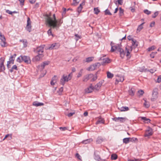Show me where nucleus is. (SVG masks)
I'll return each mask as SVG.
<instances>
[{"label": "nucleus", "mask_w": 161, "mask_h": 161, "mask_svg": "<svg viewBox=\"0 0 161 161\" xmlns=\"http://www.w3.org/2000/svg\"><path fill=\"white\" fill-rule=\"evenodd\" d=\"M45 22L47 25H48L49 27H52L54 28L58 26L57 25L56 18L54 14L53 15V18L51 17V13L47 14L45 15Z\"/></svg>", "instance_id": "1"}, {"label": "nucleus", "mask_w": 161, "mask_h": 161, "mask_svg": "<svg viewBox=\"0 0 161 161\" xmlns=\"http://www.w3.org/2000/svg\"><path fill=\"white\" fill-rule=\"evenodd\" d=\"M72 76V73H70L68 75L65 74L63 75L60 80L61 84L63 86L64 85L66 82H68L71 79Z\"/></svg>", "instance_id": "2"}, {"label": "nucleus", "mask_w": 161, "mask_h": 161, "mask_svg": "<svg viewBox=\"0 0 161 161\" xmlns=\"http://www.w3.org/2000/svg\"><path fill=\"white\" fill-rule=\"evenodd\" d=\"M114 45V44L112 42H111L110 43V46H111V52H114L116 51L117 52H119L120 50V49H121V46L119 44H117L116 45Z\"/></svg>", "instance_id": "3"}, {"label": "nucleus", "mask_w": 161, "mask_h": 161, "mask_svg": "<svg viewBox=\"0 0 161 161\" xmlns=\"http://www.w3.org/2000/svg\"><path fill=\"white\" fill-rule=\"evenodd\" d=\"M44 45L40 46L37 47L36 49L34 48L33 51L34 52L37 53L38 54L43 56V53L44 52Z\"/></svg>", "instance_id": "4"}, {"label": "nucleus", "mask_w": 161, "mask_h": 161, "mask_svg": "<svg viewBox=\"0 0 161 161\" xmlns=\"http://www.w3.org/2000/svg\"><path fill=\"white\" fill-rule=\"evenodd\" d=\"M0 39L1 41V42L0 43L1 46L3 47H6L7 43L6 41V39L4 36L2 34L1 32H0Z\"/></svg>", "instance_id": "5"}, {"label": "nucleus", "mask_w": 161, "mask_h": 161, "mask_svg": "<svg viewBox=\"0 0 161 161\" xmlns=\"http://www.w3.org/2000/svg\"><path fill=\"white\" fill-rule=\"evenodd\" d=\"M99 61L102 60V62L101 63L103 65H104L107 64L109 63L110 62V59L108 58H104V56L100 57L98 59Z\"/></svg>", "instance_id": "6"}, {"label": "nucleus", "mask_w": 161, "mask_h": 161, "mask_svg": "<svg viewBox=\"0 0 161 161\" xmlns=\"http://www.w3.org/2000/svg\"><path fill=\"white\" fill-rule=\"evenodd\" d=\"M5 59L4 58H0V72L3 71L5 70V67L4 65Z\"/></svg>", "instance_id": "7"}, {"label": "nucleus", "mask_w": 161, "mask_h": 161, "mask_svg": "<svg viewBox=\"0 0 161 161\" xmlns=\"http://www.w3.org/2000/svg\"><path fill=\"white\" fill-rule=\"evenodd\" d=\"M113 120L118 122L119 121L121 123L124 122L127 119L126 117H114L112 119Z\"/></svg>", "instance_id": "8"}, {"label": "nucleus", "mask_w": 161, "mask_h": 161, "mask_svg": "<svg viewBox=\"0 0 161 161\" xmlns=\"http://www.w3.org/2000/svg\"><path fill=\"white\" fill-rule=\"evenodd\" d=\"M50 63L49 61H46L44 62L42 64L38 66V68L39 69L41 70H43L45 66L48 65Z\"/></svg>", "instance_id": "9"}, {"label": "nucleus", "mask_w": 161, "mask_h": 161, "mask_svg": "<svg viewBox=\"0 0 161 161\" xmlns=\"http://www.w3.org/2000/svg\"><path fill=\"white\" fill-rule=\"evenodd\" d=\"M158 94V89L157 88L154 89L153 90L152 94L153 98L151 99L152 101H154V99H155L157 98Z\"/></svg>", "instance_id": "10"}, {"label": "nucleus", "mask_w": 161, "mask_h": 161, "mask_svg": "<svg viewBox=\"0 0 161 161\" xmlns=\"http://www.w3.org/2000/svg\"><path fill=\"white\" fill-rule=\"evenodd\" d=\"M60 46L59 44L58 43H53L51 44L48 48L49 50H52L53 49H57Z\"/></svg>", "instance_id": "11"}, {"label": "nucleus", "mask_w": 161, "mask_h": 161, "mask_svg": "<svg viewBox=\"0 0 161 161\" xmlns=\"http://www.w3.org/2000/svg\"><path fill=\"white\" fill-rule=\"evenodd\" d=\"M93 76V74H90L84 76L83 78V81L84 82L87 81L89 79H91Z\"/></svg>", "instance_id": "12"}, {"label": "nucleus", "mask_w": 161, "mask_h": 161, "mask_svg": "<svg viewBox=\"0 0 161 161\" xmlns=\"http://www.w3.org/2000/svg\"><path fill=\"white\" fill-rule=\"evenodd\" d=\"M43 56H41V55L38 54L33 58L32 61L35 62L38 61L41 59H42Z\"/></svg>", "instance_id": "13"}, {"label": "nucleus", "mask_w": 161, "mask_h": 161, "mask_svg": "<svg viewBox=\"0 0 161 161\" xmlns=\"http://www.w3.org/2000/svg\"><path fill=\"white\" fill-rule=\"evenodd\" d=\"M85 4V1H84L82 3L80 4L79 6L77 8V11L79 14H80L83 8V6Z\"/></svg>", "instance_id": "14"}, {"label": "nucleus", "mask_w": 161, "mask_h": 161, "mask_svg": "<svg viewBox=\"0 0 161 161\" xmlns=\"http://www.w3.org/2000/svg\"><path fill=\"white\" fill-rule=\"evenodd\" d=\"M125 49L126 51V56L128 57L130 55V52L132 50V47L128 46L125 47Z\"/></svg>", "instance_id": "15"}, {"label": "nucleus", "mask_w": 161, "mask_h": 161, "mask_svg": "<svg viewBox=\"0 0 161 161\" xmlns=\"http://www.w3.org/2000/svg\"><path fill=\"white\" fill-rule=\"evenodd\" d=\"M94 158L95 160L98 161H105V159H101L100 156L95 152L94 153Z\"/></svg>", "instance_id": "16"}, {"label": "nucleus", "mask_w": 161, "mask_h": 161, "mask_svg": "<svg viewBox=\"0 0 161 161\" xmlns=\"http://www.w3.org/2000/svg\"><path fill=\"white\" fill-rule=\"evenodd\" d=\"M26 30L29 32H30V19L29 17L27 21V25L25 28Z\"/></svg>", "instance_id": "17"}, {"label": "nucleus", "mask_w": 161, "mask_h": 161, "mask_svg": "<svg viewBox=\"0 0 161 161\" xmlns=\"http://www.w3.org/2000/svg\"><path fill=\"white\" fill-rule=\"evenodd\" d=\"M124 80L123 77L118 76L116 79L115 84H117L119 82H123Z\"/></svg>", "instance_id": "18"}, {"label": "nucleus", "mask_w": 161, "mask_h": 161, "mask_svg": "<svg viewBox=\"0 0 161 161\" xmlns=\"http://www.w3.org/2000/svg\"><path fill=\"white\" fill-rule=\"evenodd\" d=\"M16 56V54L15 53L13 55H11L9 58V61L8 62H9L10 63L12 64H14V61Z\"/></svg>", "instance_id": "19"}, {"label": "nucleus", "mask_w": 161, "mask_h": 161, "mask_svg": "<svg viewBox=\"0 0 161 161\" xmlns=\"http://www.w3.org/2000/svg\"><path fill=\"white\" fill-rule=\"evenodd\" d=\"M56 24H57H57L58 26L54 28H55L56 30H58L59 27L60 26L61 24L62 23L63 21L61 19H59L58 21L56 19Z\"/></svg>", "instance_id": "20"}, {"label": "nucleus", "mask_w": 161, "mask_h": 161, "mask_svg": "<svg viewBox=\"0 0 161 161\" xmlns=\"http://www.w3.org/2000/svg\"><path fill=\"white\" fill-rule=\"evenodd\" d=\"M93 86H92V84H91L90 87L85 89V92L86 93H89L92 92L93 91Z\"/></svg>", "instance_id": "21"}, {"label": "nucleus", "mask_w": 161, "mask_h": 161, "mask_svg": "<svg viewBox=\"0 0 161 161\" xmlns=\"http://www.w3.org/2000/svg\"><path fill=\"white\" fill-rule=\"evenodd\" d=\"M33 105L36 107H38L44 105V103H40L37 101H35L33 103Z\"/></svg>", "instance_id": "22"}, {"label": "nucleus", "mask_w": 161, "mask_h": 161, "mask_svg": "<svg viewBox=\"0 0 161 161\" xmlns=\"http://www.w3.org/2000/svg\"><path fill=\"white\" fill-rule=\"evenodd\" d=\"M132 46L131 47H132V48H133L134 49L136 48L138 46L137 42L136 40H133L131 42Z\"/></svg>", "instance_id": "23"}, {"label": "nucleus", "mask_w": 161, "mask_h": 161, "mask_svg": "<svg viewBox=\"0 0 161 161\" xmlns=\"http://www.w3.org/2000/svg\"><path fill=\"white\" fill-rule=\"evenodd\" d=\"M96 65L94 64L91 65L87 69V70L89 71H93L96 68Z\"/></svg>", "instance_id": "24"}, {"label": "nucleus", "mask_w": 161, "mask_h": 161, "mask_svg": "<svg viewBox=\"0 0 161 161\" xmlns=\"http://www.w3.org/2000/svg\"><path fill=\"white\" fill-rule=\"evenodd\" d=\"M119 52V53L120 57L122 58H124L125 55V52L124 50L121 48V49H120Z\"/></svg>", "instance_id": "25"}, {"label": "nucleus", "mask_w": 161, "mask_h": 161, "mask_svg": "<svg viewBox=\"0 0 161 161\" xmlns=\"http://www.w3.org/2000/svg\"><path fill=\"white\" fill-rule=\"evenodd\" d=\"M21 58L22 60V61H24L25 63H27L28 61V59L29 58L28 57L26 56H21Z\"/></svg>", "instance_id": "26"}, {"label": "nucleus", "mask_w": 161, "mask_h": 161, "mask_svg": "<svg viewBox=\"0 0 161 161\" xmlns=\"http://www.w3.org/2000/svg\"><path fill=\"white\" fill-rule=\"evenodd\" d=\"M135 92V89L134 88H131L129 91V94L131 96H133L134 95V93Z\"/></svg>", "instance_id": "27"}, {"label": "nucleus", "mask_w": 161, "mask_h": 161, "mask_svg": "<svg viewBox=\"0 0 161 161\" xmlns=\"http://www.w3.org/2000/svg\"><path fill=\"white\" fill-rule=\"evenodd\" d=\"M119 110L121 112L127 111L129 110V108L126 106L122 107H121L120 108H119Z\"/></svg>", "instance_id": "28"}, {"label": "nucleus", "mask_w": 161, "mask_h": 161, "mask_svg": "<svg viewBox=\"0 0 161 161\" xmlns=\"http://www.w3.org/2000/svg\"><path fill=\"white\" fill-rule=\"evenodd\" d=\"M92 141V139H88L82 141V143L84 144H87L90 143Z\"/></svg>", "instance_id": "29"}, {"label": "nucleus", "mask_w": 161, "mask_h": 161, "mask_svg": "<svg viewBox=\"0 0 161 161\" xmlns=\"http://www.w3.org/2000/svg\"><path fill=\"white\" fill-rule=\"evenodd\" d=\"M103 141V139L101 137H98L97 139L96 142L97 143L100 144Z\"/></svg>", "instance_id": "30"}, {"label": "nucleus", "mask_w": 161, "mask_h": 161, "mask_svg": "<svg viewBox=\"0 0 161 161\" xmlns=\"http://www.w3.org/2000/svg\"><path fill=\"white\" fill-rule=\"evenodd\" d=\"M14 69L16 70H17L18 69L16 65H13L11 68L9 69V71L10 72L12 73Z\"/></svg>", "instance_id": "31"}, {"label": "nucleus", "mask_w": 161, "mask_h": 161, "mask_svg": "<svg viewBox=\"0 0 161 161\" xmlns=\"http://www.w3.org/2000/svg\"><path fill=\"white\" fill-rule=\"evenodd\" d=\"M102 85V82H99L95 86V88L96 89H98Z\"/></svg>", "instance_id": "32"}, {"label": "nucleus", "mask_w": 161, "mask_h": 161, "mask_svg": "<svg viewBox=\"0 0 161 161\" xmlns=\"http://www.w3.org/2000/svg\"><path fill=\"white\" fill-rule=\"evenodd\" d=\"M130 142L129 137L125 138L123 139V142L126 144Z\"/></svg>", "instance_id": "33"}, {"label": "nucleus", "mask_w": 161, "mask_h": 161, "mask_svg": "<svg viewBox=\"0 0 161 161\" xmlns=\"http://www.w3.org/2000/svg\"><path fill=\"white\" fill-rule=\"evenodd\" d=\"M153 134L152 132H149L148 131H146L144 136L145 137H148L151 136Z\"/></svg>", "instance_id": "34"}, {"label": "nucleus", "mask_w": 161, "mask_h": 161, "mask_svg": "<svg viewBox=\"0 0 161 161\" xmlns=\"http://www.w3.org/2000/svg\"><path fill=\"white\" fill-rule=\"evenodd\" d=\"M119 15L120 16H122L124 14V10L122 8H121L120 7L119 8Z\"/></svg>", "instance_id": "35"}, {"label": "nucleus", "mask_w": 161, "mask_h": 161, "mask_svg": "<svg viewBox=\"0 0 161 161\" xmlns=\"http://www.w3.org/2000/svg\"><path fill=\"white\" fill-rule=\"evenodd\" d=\"M107 76L108 78H112L113 77L114 75L109 72H107Z\"/></svg>", "instance_id": "36"}, {"label": "nucleus", "mask_w": 161, "mask_h": 161, "mask_svg": "<svg viewBox=\"0 0 161 161\" xmlns=\"http://www.w3.org/2000/svg\"><path fill=\"white\" fill-rule=\"evenodd\" d=\"M50 28L47 31V34L49 36H53V34L52 33V29L53 28L52 27H50Z\"/></svg>", "instance_id": "37"}, {"label": "nucleus", "mask_w": 161, "mask_h": 161, "mask_svg": "<svg viewBox=\"0 0 161 161\" xmlns=\"http://www.w3.org/2000/svg\"><path fill=\"white\" fill-rule=\"evenodd\" d=\"M117 155L115 154H112L111 155V159L112 160H115L117 158Z\"/></svg>", "instance_id": "38"}, {"label": "nucleus", "mask_w": 161, "mask_h": 161, "mask_svg": "<svg viewBox=\"0 0 161 161\" xmlns=\"http://www.w3.org/2000/svg\"><path fill=\"white\" fill-rule=\"evenodd\" d=\"M94 58V57H89L86 58V61L87 62H89L92 61Z\"/></svg>", "instance_id": "39"}, {"label": "nucleus", "mask_w": 161, "mask_h": 161, "mask_svg": "<svg viewBox=\"0 0 161 161\" xmlns=\"http://www.w3.org/2000/svg\"><path fill=\"white\" fill-rule=\"evenodd\" d=\"M144 23H142L141 24H140V25L138 26L137 27V31H141V30L143 29V24Z\"/></svg>", "instance_id": "40"}, {"label": "nucleus", "mask_w": 161, "mask_h": 161, "mask_svg": "<svg viewBox=\"0 0 161 161\" xmlns=\"http://www.w3.org/2000/svg\"><path fill=\"white\" fill-rule=\"evenodd\" d=\"M141 119L147 121V123L150 122V120L149 119L147 118L146 117H141Z\"/></svg>", "instance_id": "41"}, {"label": "nucleus", "mask_w": 161, "mask_h": 161, "mask_svg": "<svg viewBox=\"0 0 161 161\" xmlns=\"http://www.w3.org/2000/svg\"><path fill=\"white\" fill-rule=\"evenodd\" d=\"M144 106L146 108H148L150 106L149 103L145 100V103H144Z\"/></svg>", "instance_id": "42"}, {"label": "nucleus", "mask_w": 161, "mask_h": 161, "mask_svg": "<svg viewBox=\"0 0 161 161\" xmlns=\"http://www.w3.org/2000/svg\"><path fill=\"white\" fill-rule=\"evenodd\" d=\"M47 73V71L46 70H43L42 72V73H41V74L40 75L39 78H41L43 76L46 74Z\"/></svg>", "instance_id": "43"}, {"label": "nucleus", "mask_w": 161, "mask_h": 161, "mask_svg": "<svg viewBox=\"0 0 161 161\" xmlns=\"http://www.w3.org/2000/svg\"><path fill=\"white\" fill-rule=\"evenodd\" d=\"M104 120L102 119H99L96 122V124H98L99 123H104Z\"/></svg>", "instance_id": "44"}, {"label": "nucleus", "mask_w": 161, "mask_h": 161, "mask_svg": "<svg viewBox=\"0 0 161 161\" xmlns=\"http://www.w3.org/2000/svg\"><path fill=\"white\" fill-rule=\"evenodd\" d=\"M94 14H98L100 12V10H99L98 8H94Z\"/></svg>", "instance_id": "45"}, {"label": "nucleus", "mask_w": 161, "mask_h": 161, "mask_svg": "<svg viewBox=\"0 0 161 161\" xmlns=\"http://www.w3.org/2000/svg\"><path fill=\"white\" fill-rule=\"evenodd\" d=\"M91 78H92V79L91 80V81H95L97 79V75H94L93 74V76H92Z\"/></svg>", "instance_id": "46"}, {"label": "nucleus", "mask_w": 161, "mask_h": 161, "mask_svg": "<svg viewBox=\"0 0 161 161\" xmlns=\"http://www.w3.org/2000/svg\"><path fill=\"white\" fill-rule=\"evenodd\" d=\"M75 39L76 41L81 38V36H79L77 34H75Z\"/></svg>", "instance_id": "47"}, {"label": "nucleus", "mask_w": 161, "mask_h": 161, "mask_svg": "<svg viewBox=\"0 0 161 161\" xmlns=\"http://www.w3.org/2000/svg\"><path fill=\"white\" fill-rule=\"evenodd\" d=\"M20 41L23 42L24 47H26L27 46V42L26 40H20Z\"/></svg>", "instance_id": "48"}, {"label": "nucleus", "mask_w": 161, "mask_h": 161, "mask_svg": "<svg viewBox=\"0 0 161 161\" xmlns=\"http://www.w3.org/2000/svg\"><path fill=\"white\" fill-rule=\"evenodd\" d=\"M129 139H130V142H134L136 141L137 140V139L136 138H135V137H132V138L129 137Z\"/></svg>", "instance_id": "49"}, {"label": "nucleus", "mask_w": 161, "mask_h": 161, "mask_svg": "<svg viewBox=\"0 0 161 161\" xmlns=\"http://www.w3.org/2000/svg\"><path fill=\"white\" fill-rule=\"evenodd\" d=\"M79 1H77V0H73V2L72 5L74 6H76L79 3Z\"/></svg>", "instance_id": "50"}, {"label": "nucleus", "mask_w": 161, "mask_h": 161, "mask_svg": "<svg viewBox=\"0 0 161 161\" xmlns=\"http://www.w3.org/2000/svg\"><path fill=\"white\" fill-rule=\"evenodd\" d=\"M83 71V69H80V72L77 75V77L79 78L82 76Z\"/></svg>", "instance_id": "51"}, {"label": "nucleus", "mask_w": 161, "mask_h": 161, "mask_svg": "<svg viewBox=\"0 0 161 161\" xmlns=\"http://www.w3.org/2000/svg\"><path fill=\"white\" fill-rule=\"evenodd\" d=\"M155 47L154 46H153L148 48L147 49V50L148 51H150L155 49Z\"/></svg>", "instance_id": "52"}, {"label": "nucleus", "mask_w": 161, "mask_h": 161, "mask_svg": "<svg viewBox=\"0 0 161 161\" xmlns=\"http://www.w3.org/2000/svg\"><path fill=\"white\" fill-rule=\"evenodd\" d=\"M105 14L106 15H111L112 14L110 12L109 10H108V9H106L105 11Z\"/></svg>", "instance_id": "53"}, {"label": "nucleus", "mask_w": 161, "mask_h": 161, "mask_svg": "<svg viewBox=\"0 0 161 161\" xmlns=\"http://www.w3.org/2000/svg\"><path fill=\"white\" fill-rule=\"evenodd\" d=\"M156 71V68H153V69H151L150 70H147V71H149L150 73H154L155 71Z\"/></svg>", "instance_id": "54"}, {"label": "nucleus", "mask_w": 161, "mask_h": 161, "mask_svg": "<svg viewBox=\"0 0 161 161\" xmlns=\"http://www.w3.org/2000/svg\"><path fill=\"white\" fill-rule=\"evenodd\" d=\"M16 61L17 62L19 63H20L22 62V58H21V56L17 58L16 60Z\"/></svg>", "instance_id": "55"}, {"label": "nucleus", "mask_w": 161, "mask_h": 161, "mask_svg": "<svg viewBox=\"0 0 161 161\" xmlns=\"http://www.w3.org/2000/svg\"><path fill=\"white\" fill-rule=\"evenodd\" d=\"M144 12L147 14V15H149L151 14V11L148 10L147 9H145L144 10Z\"/></svg>", "instance_id": "56"}, {"label": "nucleus", "mask_w": 161, "mask_h": 161, "mask_svg": "<svg viewBox=\"0 0 161 161\" xmlns=\"http://www.w3.org/2000/svg\"><path fill=\"white\" fill-rule=\"evenodd\" d=\"M158 14V12H156L154 13L152 15V17L153 18H155Z\"/></svg>", "instance_id": "57"}, {"label": "nucleus", "mask_w": 161, "mask_h": 161, "mask_svg": "<svg viewBox=\"0 0 161 161\" xmlns=\"http://www.w3.org/2000/svg\"><path fill=\"white\" fill-rule=\"evenodd\" d=\"M157 52H152L150 54V57L152 58H153L154 57V55L156 54Z\"/></svg>", "instance_id": "58"}, {"label": "nucleus", "mask_w": 161, "mask_h": 161, "mask_svg": "<svg viewBox=\"0 0 161 161\" xmlns=\"http://www.w3.org/2000/svg\"><path fill=\"white\" fill-rule=\"evenodd\" d=\"M138 92L141 96L144 93L143 91L142 90L138 91Z\"/></svg>", "instance_id": "59"}, {"label": "nucleus", "mask_w": 161, "mask_h": 161, "mask_svg": "<svg viewBox=\"0 0 161 161\" xmlns=\"http://www.w3.org/2000/svg\"><path fill=\"white\" fill-rule=\"evenodd\" d=\"M156 82L158 83L161 82V75H159L158 76Z\"/></svg>", "instance_id": "60"}, {"label": "nucleus", "mask_w": 161, "mask_h": 161, "mask_svg": "<svg viewBox=\"0 0 161 161\" xmlns=\"http://www.w3.org/2000/svg\"><path fill=\"white\" fill-rule=\"evenodd\" d=\"M39 3H36V4L33 7V8L35 9L37 8H38V7H39Z\"/></svg>", "instance_id": "61"}, {"label": "nucleus", "mask_w": 161, "mask_h": 161, "mask_svg": "<svg viewBox=\"0 0 161 161\" xmlns=\"http://www.w3.org/2000/svg\"><path fill=\"white\" fill-rule=\"evenodd\" d=\"M127 38L129 40H131L132 42L133 40H135L132 38L131 36L130 35H129L127 37Z\"/></svg>", "instance_id": "62"}, {"label": "nucleus", "mask_w": 161, "mask_h": 161, "mask_svg": "<svg viewBox=\"0 0 161 161\" xmlns=\"http://www.w3.org/2000/svg\"><path fill=\"white\" fill-rule=\"evenodd\" d=\"M75 114V113L74 112H72V113H70L69 114H68L67 115L69 117H70L72 116L74 114Z\"/></svg>", "instance_id": "63"}, {"label": "nucleus", "mask_w": 161, "mask_h": 161, "mask_svg": "<svg viewBox=\"0 0 161 161\" xmlns=\"http://www.w3.org/2000/svg\"><path fill=\"white\" fill-rule=\"evenodd\" d=\"M128 161H141V160L139 159H129Z\"/></svg>", "instance_id": "64"}]
</instances>
